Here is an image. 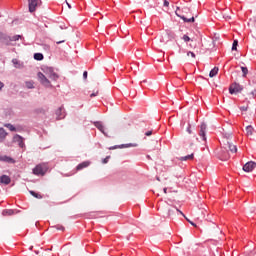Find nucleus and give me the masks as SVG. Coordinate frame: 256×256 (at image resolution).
<instances>
[{
    "mask_svg": "<svg viewBox=\"0 0 256 256\" xmlns=\"http://www.w3.org/2000/svg\"><path fill=\"white\" fill-rule=\"evenodd\" d=\"M151 135H153V132L152 131H148L145 133V136L146 137H151Z\"/></svg>",
    "mask_w": 256,
    "mask_h": 256,
    "instance_id": "39",
    "label": "nucleus"
},
{
    "mask_svg": "<svg viewBox=\"0 0 256 256\" xmlns=\"http://www.w3.org/2000/svg\"><path fill=\"white\" fill-rule=\"evenodd\" d=\"M57 45H61V43H65V40L57 41Z\"/></svg>",
    "mask_w": 256,
    "mask_h": 256,
    "instance_id": "43",
    "label": "nucleus"
},
{
    "mask_svg": "<svg viewBox=\"0 0 256 256\" xmlns=\"http://www.w3.org/2000/svg\"><path fill=\"white\" fill-rule=\"evenodd\" d=\"M243 91V86L239 83H233L229 87V94L230 95H237V93H241Z\"/></svg>",
    "mask_w": 256,
    "mask_h": 256,
    "instance_id": "4",
    "label": "nucleus"
},
{
    "mask_svg": "<svg viewBox=\"0 0 256 256\" xmlns=\"http://www.w3.org/2000/svg\"><path fill=\"white\" fill-rule=\"evenodd\" d=\"M225 149H229L230 153H237V146L229 141L225 144Z\"/></svg>",
    "mask_w": 256,
    "mask_h": 256,
    "instance_id": "11",
    "label": "nucleus"
},
{
    "mask_svg": "<svg viewBox=\"0 0 256 256\" xmlns=\"http://www.w3.org/2000/svg\"><path fill=\"white\" fill-rule=\"evenodd\" d=\"M7 139V131L4 128H0V143H3Z\"/></svg>",
    "mask_w": 256,
    "mask_h": 256,
    "instance_id": "15",
    "label": "nucleus"
},
{
    "mask_svg": "<svg viewBox=\"0 0 256 256\" xmlns=\"http://www.w3.org/2000/svg\"><path fill=\"white\" fill-rule=\"evenodd\" d=\"M4 213L7 215H13V210H5Z\"/></svg>",
    "mask_w": 256,
    "mask_h": 256,
    "instance_id": "38",
    "label": "nucleus"
},
{
    "mask_svg": "<svg viewBox=\"0 0 256 256\" xmlns=\"http://www.w3.org/2000/svg\"><path fill=\"white\" fill-rule=\"evenodd\" d=\"M19 39H21V35H16V36H13L10 41H19Z\"/></svg>",
    "mask_w": 256,
    "mask_h": 256,
    "instance_id": "31",
    "label": "nucleus"
},
{
    "mask_svg": "<svg viewBox=\"0 0 256 256\" xmlns=\"http://www.w3.org/2000/svg\"><path fill=\"white\" fill-rule=\"evenodd\" d=\"M242 73H243V77H247V74L249 73V70L247 69V67H241Z\"/></svg>",
    "mask_w": 256,
    "mask_h": 256,
    "instance_id": "29",
    "label": "nucleus"
},
{
    "mask_svg": "<svg viewBox=\"0 0 256 256\" xmlns=\"http://www.w3.org/2000/svg\"><path fill=\"white\" fill-rule=\"evenodd\" d=\"M83 78H84V79H87V71H84V72H83Z\"/></svg>",
    "mask_w": 256,
    "mask_h": 256,
    "instance_id": "42",
    "label": "nucleus"
},
{
    "mask_svg": "<svg viewBox=\"0 0 256 256\" xmlns=\"http://www.w3.org/2000/svg\"><path fill=\"white\" fill-rule=\"evenodd\" d=\"M217 73H219V68L218 67H214L210 73H209V77L213 78L216 77Z\"/></svg>",
    "mask_w": 256,
    "mask_h": 256,
    "instance_id": "20",
    "label": "nucleus"
},
{
    "mask_svg": "<svg viewBox=\"0 0 256 256\" xmlns=\"http://www.w3.org/2000/svg\"><path fill=\"white\" fill-rule=\"evenodd\" d=\"M220 157L222 159V161H227V159H229V154L227 153V151H225V149H222L220 152Z\"/></svg>",
    "mask_w": 256,
    "mask_h": 256,
    "instance_id": "17",
    "label": "nucleus"
},
{
    "mask_svg": "<svg viewBox=\"0 0 256 256\" xmlns=\"http://www.w3.org/2000/svg\"><path fill=\"white\" fill-rule=\"evenodd\" d=\"M239 45V41L234 40L232 44V51H237V46Z\"/></svg>",
    "mask_w": 256,
    "mask_h": 256,
    "instance_id": "27",
    "label": "nucleus"
},
{
    "mask_svg": "<svg viewBox=\"0 0 256 256\" xmlns=\"http://www.w3.org/2000/svg\"><path fill=\"white\" fill-rule=\"evenodd\" d=\"M255 167L256 163L254 161H249L243 166V171H245V173H251Z\"/></svg>",
    "mask_w": 256,
    "mask_h": 256,
    "instance_id": "6",
    "label": "nucleus"
},
{
    "mask_svg": "<svg viewBox=\"0 0 256 256\" xmlns=\"http://www.w3.org/2000/svg\"><path fill=\"white\" fill-rule=\"evenodd\" d=\"M167 217L168 219H173V217H175V210L169 209L167 213Z\"/></svg>",
    "mask_w": 256,
    "mask_h": 256,
    "instance_id": "24",
    "label": "nucleus"
},
{
    "mask_svg": "<svg viewBox=\"0 0 256 256\" xmlns=\"http://www.w3.org/2000/svg\"><path fill=\"white\" fill-rule=\"evenodd\" d=\"M248 109H249V105L240 107V111H247Z\"/></svg>",
    "mask_w": 256,
    "mask_h": 256,
    "instance_id": "35",
    "label": "nucleus"
},
{
    "mask_svg": "<svg viewBox=\"0 0 256 256\" xmlns=\"http://www.w3.org/2000/svg\"><path fill=\"white\" fill-rule=\"evenodd\" d=\"M226 18H227V19H231V17H229V16H226Z\"/></svg>",
    "mask_w": 256,
    "mask_h": 256,
    "instance_id": "49",
    "label": "nucleus"
},
{
    "mask_svg": "<svg viewBox=\"0 0 256 256\" xmlns=\"http://www.w3.org/2000/svg\"><path fill=\"white\" fill-rule=\"evenodd\" d=\"M3 87H5V84H3V82H0V91L1 89H3Z\"/></svg>",
    "mask_w": 256,
    "mask_h": 256,
    "instance_id": "44",
    "label": "nucleus"
},
{
    "mask_svg": "<svg viewBox=\"0 0 256 256\" xmlns=\"http://www.w3.org/2000/svg\"><path fill=\"white\" fill-rule=\"evenodd\" d=\"M181 11H182V13L187 14V13H190L191 9H189V7H187V6H184V7H182Z\"/></svg>",
    "mask_w": 256,
    "mask_h": 256,
    "instance_id": "30",
    "label": "nucleus"
},
{
    "mask_svg": "<svg viewBox=\"0 0 256 256\" xmlns=\"http://www.w3.org/2000/svg\"><path fill=\"white\" fill-rule=\"evenodd\" d=\"M57 229H59L61 231H65V227H63V226H58Z\"/></svg>",
    "mask_w": 256,
    "mask_h": 256,
    "instance_id": "41",
    "label": "nucleus"
},
{
    "mask_svg": "<svg viewBox=\"0 0 256 256\" xmlns=\"http://www.w3.org/2000/svg\"><path fill=\"white\" fill-rule=\"evenodd\" d=\"M137 146H138L137 143H129V144H122L121 146H114L109 149H125V148H129V147H137Z\"/></svg>",
    "mask_w": 256,
    "mask_h": 256,
    "instance_id": "13",
    "label": "nucleus"
},
{
    "mask_svg": "<svg viewBox=\"0 0 256 256\" xmlns=\"http://www.w3.org/2000/svg\"><path fill=\"white\" fill-rule=\"evenodd\" d=\"M182 39H183V41H185V43H188V41H191V38L189 36H187V35H184L182 37Z\"/></svg>",
    "mask_w": 256,
    "mask_h": 256,
    "instance_id": "32",
    "label": "nucleus"
},
{
    "mask_svg": "<svg viewBox=\"0 0 256 256\" xmlns=\"http://www.w3.org/2000/svg\"><path fill=\"white\" fill-rule=\"evenodd\" d=\"M89 165H91V161H84L77 165L76 171H81L83 169H87V167H89Z\"/></svg>",
    "mask_w": 256,
    "mask_h": 256,
    "instance_id": "12",
    "label": "nucleus"
},
{
    "mask_svg": "<svg viewBox=\"0 0 256 256\" xmlns=\"http://www.w3.org/2000/svg\"><path fill=\"white\" fill-rule=\"evenodd\" d=\"M163 191H164V193H167V188H164Z\"/></svg>",
    "mask_w": 256,
    "mask_h": 256,
    "instance_id": "47",
    "label": "nucleus"
},
{
    "mask_svg": "<svg viewBox=\"0 0 256 256\" xmlns=\"http://www.w3.org/2000/svg\"><path fill=\"white\" fill-rule=\"evenodd\" d=\"M28 2L30 13H34L35 9H37V5H41V0H28Z\"/></svg>",
    "mask_w": 256,
    "mask_h": 256,
    "instance_id": "7",
    "label": "nucleus"
},
{
    "mask_svg": "<svg viewBox=\"0 0 256 256\" xmlns=\"http://www.w3.org/2000/svg\"><path fill=\"white\" fill-rule=\"evenodd\" d=\"M26 87L28 89H33V87H35V86H33V82H26Z\"/></svg>",
    "mask_w": 256,
    "mask_h": 256,
    "instance_id": "33",
    "label": "nucleus"
},
{
    "mask_svg": "<svg viewBox=\"0 0 256 256\" xmlns=\"http://www.w3.org/2000/svg\"><path fill=\"white\" fill-rule=\"evenodd\" d=\"M130 126H131V124H128V125L124 126V128L129 129Z\"/></svg>",
    "mask_w": 256,
    "mask_h": 256,
    "instance_id": "46",
    "label": "nucleus"
},
{
    "mask_svg": "<svg viewBox=\"0 0 256 256\" xmlns=\"http://www.w3.org/2000/svg\"><path fill=\"white\" fill-rule=\"evenodd\" d=\"M190 47H193V45H192V44H190Z\"/></svg>",
    "mask_w": 256,
    "mask_h": 256,
    "instance_id": "51",
    "label": "nucleus"
},
{
    "mask_svg": "<svg viewBox=\"0 0 256 256\" xmlns=\"http://www.w3.org/2000/svg\"><path fill=\"white\" fill-rule=\"evenodd\" d=\"M37 77H38L41 85H44V87H52L51 81H49V78L47 77V75L45 73L43 74L42 72H39L37 74Z\"/></svg>",
    "mask_w": 256,
    "mask_h": 256,
    "instance_id": "1",
    "label": "nucleus"
},
{
    "mask_svg": "<svg viewBox=\"0 0 256 256\" xmlns=\"http://www.w3.org/2000/svg\"><path fill=\"white\" fill-rule=\"evenodd\" d=\"M94 125L96 128L99 129V131H101V133H103L105 135V127L103 126V123L95 122Z\"/></svg>",
    "mask_w": 256,
    "mask_h": 256,
    "instance_id": "18",
    "label": "nucleus"
},
{
    "mask_svg": "<svg viewBox=\"0 0 256 256\" xmlns=\"http://www.w3.org/2000/svg\"><path fill=\"white\" fill-rule=\"evenodd\" d=\"M180 10H181V8L177 7V10L175 12L177 17H180V19H183V21H185V23H195V17L192 16L190 19H187V17H185V15L179 13Z\"/></svg>",
    "mask_w": 256,
    "mask_h": 256,
    "instance_id": "5",
    "label": "nucleus"
},
{
    "mask_svg": "<svg viewBox=\"0 0 256 256\" xmlns=\"http://www.w3.org/2000/svg\"><path fill=\"white\" fill-rule=\"evenodd\" d=\"M253 131H255L253 126L249 125V126L246 127V135H248V136L253 135Z\"/></svg>",
    "mask_w": 256,
    "mask_h": 256,
    "instance_id": "22",
    "label": "nucleus"
},
{
    "mask_svg": "<svg viewBox=\"0 0 256 256\" xmlns=\"http://www.w3.org/2000/svg\"><path fill=\"white\" fill-rule=\"evenodd\" d=\"M193 159H194V154H190V155L181 157L179 160L180 161H193Z\"/></svg>",
    "mask_w": 256,
    "mask_h": 256,
    "instance_id": "21",
    "label": "nucleus"
},
{
    "mask_svg": "<svg viewBox=\"0 0 256 256\" xmlns=\"http://www.w3.org/2000/svg\"><path fill=\"white\" fill-rule=\"evenodd\" d=\"M0 183H3L4 185H9L11 183V178L7 175L0 176Z\"/></svg>",
    "mask_w": 256,
    "mask_h": 256,
    "instance_id": "14",
    "label": "nucleus"
},
{
    "mask_svg": "<svg viewBox=\"0 0 256 256\" xmlns=\"http://www.w3.org/2000/svg\"><path fill=\"white\" fill-rule=\"evenodd\" d=\"M31 195L35 197L36 199H43V196L41 194H37V192L30 191Z\"/></svg>",
    "mask_w": 256,
    "mask_h": 256,
    "instance_id": "26",
    "label": "nucleus"
},
{
    "mask_svg": "<svg viewBox=\"0 0 256 256\" xmlns=\"http://www.w3.org/2000/svg\"><path fill=\"white\" fill-rule=\"evenodd\" d=\"M176 211H177L178 213H180V215H181L182 217H184V218L186 219V221H188V223H190V225H192V227H197V224H195L193 221H191L189 218H187V216H185V214H184L183 212H181V210L176 209Z\"/></svg>",
    "mask_w": 256,
    "mask_h": 256,
    "instance_id": "16",
    "label": "nucleus"
},
{
    "mask_svg": "<svg viewBox=\"0 0 256 256\" xmlns=\"http://www.w3.org/2000/svg\"><path fill=\"white\" fill-rule=\"evenodd\" d=\"M67 5H68L69 9H71V5L69 3H67Z\"/></svg>",
    "mask_w": 256,
    "mask_h": 256,
    "instance_id": "48",
    "label": "nucleus"
},
{
    "mask_svg": "<svg viewBox=\"0 0 256 256\" xmlns=\"http://www.w3.org/2000/svg\"><path fill=\"white\" fill-rule=\"evenodd\" d=\"M190 147H193V143L190 144Z\"/></svg>",
    "mask_w": 256,
    "mask_h": 256,
    "instance_id": "50",
    "label": "nucleus"
},
{
    "mask_svg": "<svg viewBox=\"0 0 256 256\" xmlns=\"http://www.w3.org/2000/svg\"><path fill=\"white\" fill-rule=\"evenodd\" d=\"M34 59L36 61H43V54H41V53L34 54Z\"/></svg>",
    "mask_w": 256,
    "mask_h": 256,
    "instance_id": "25",
    "label": "nucleus"
},
{
    "mask_svg": "<svg viewBox=\"0 0 256 256\" xmlns=\"http://www.w3.org/2000/svg\"><path fill=\"white\" fill-rule=\"evenodd\" d=\"M187 57H192V59H195V54L191 51L187 52Z\"/></svg>",
    "mask_w": 256,
    "mask_h": 256,
    "instance_id": "34",
    "label": "nucleus"
},
{
    "mask_svg": "<svg viewBox=\"0 0 256 256\" xmlns=\"http://www.w3.org/2000/svg\"><path fill=\"white\" fill-rule=\"evenodd\" d=\"M12 63L16 69H21V62H19V60L13 59Z\"/></svg>",
    "mask_w": 256,
    "mask_h": 256,
    "instance_id": "23",
    "label": "nucleus"
},
{
    "mask_svg": "<svg viewBox=\"0 0 256 256\" xmlns=\"http://www.w3.org/2000/svg\"><path fill=\"white\" fill-rule=\"evenodd\" d=\"M205 131H207V124L202 123L200 126L199 135L202 138V141H207V137L205 136Z\"/></svg>",
    "mask_w": 256,
    "mask_h": 256,
    "instance_id": "9",
    "label": "nucleus"
},
{
    "mask_svg": "<svg viewBox=\"0 0 256 256\" xmlns=\"http://www.w3.org/2000/svg\"><path fill=\"white\" fill-rule=\"evenodd\" d=\"M5 127H7V129H9L10 131H17V128H15L13 124H5Z\"/></svg>",
    "mask_w": 256,
    "mask_h": 256,
    "instance_id": "28",
    "label": "nucleus"
},
{
    "mask_svg": "<svg viewBox=\"0 0 256 256\" xmlns=\"http://www.w3.org/2000/svg\"><path fill=\"white\" fill-rule=\"evenodd\" d=\"M254 23H256V20H254Z\"/></svg>",
    "mask_w": 256,
    "mask_h": 256,
    "instance_id": "52",
    "label": "nucleus"
},
{
    "mask_svg": "<svg viewBox=\"0 0 256 256\" xmlns=\"http://www.w3.org/2000/svg\"><path fill=\"white\" fill-rule=\"evenodd\" d=\"M187 132H188L189 134H191V127H188V128H187Z\"/></svg>",
    "mask_w": 256,
    "mask_h": 256,
    "instance_id": "45",
    "label": "nucleus"
},
{
    "mask_svg": "<svg viewBox=\"0 0 256 256\" xmlns=\"http://www.w3.org/2000/svg\"><path fill=\"white\" fill-rule=\"evenodd\" d=\"M13 142L18 143L19 147L21 148L25 147V142L23 140V137L19 134L14 135Z\"/></svg>",
    "mask_w": 256,
    "mask_h": 256,
    "instance_id": "8",
    "label": "nucleus"
},
{
    "mask_svg": "<svg viewBox=\"0 0 256 256\" xmlns=\"http://www.w3.org/2000/svg\"><path fill=\"white\" fill-rule=\"evenodd\" d=\"M44 73H45L46 77L48 79H51L52 81H57V79H59V75L57 73H55L53 68H49V67L45 68Z\"/></svg>",
    "mask_w": 256,
    "mask_h": 256,
    "instance_id": "3",
    "label": "nucleus"
},
{
    "mask_svg": "<svg viewBox=\"0 0 256 256\" xmlns=\"http://www.w3.org/2000/svg\"><path fill=\"white\" fill-rule=\"evenodd\" d=\"M164 7H169V1L164 0Z\"/></svg>",
    "mask_w": 256,
    "mask_h": 256,
    "instance_id": "40",
    "label": "nucleus"
},
{
    "mask_svg": "<svg viewBox=\"0 0 256 256\" xmlns=\"http://www.w3.org/2000/svg\"><path fill=\"white\" fill-rule=\"evenodd\" d=\"M47 173V164H38L34 169H33V174L34 175H45Z\"/></svg>",
    "mask_w": 256,
    "mask_h": 256,
    "instance_id": "2",
    "label": "nucleus"
},
{
    "mask_svg": "<svg viewBox=\"0 0 256 256\" xmlns=\"http://www.w3.org/2000/svg\"><path fill=\"white\" fill-rule=\"evenodd\" d=\"M99 95V91L93 92L90 97H97Z\"/></svg>",
    "mask_w": 256,
    "mask_h": 256,
    "instance_id": "37",
    "label": "nucleus"
},
{
    "mask_svg": "<svg viewBox=\"0 0 256 256\" xmlns=\"http://www.w3.org/2000/svg\"><path fill=\"white\" fill-rule=\"evenodd\" d=\"M56 117L57 119H65V108L63 106L59 107L56 110Z\"/></svg>",
    "mask_w": 256,
    "mask_h": 256,
    "instance_id": "10",
    "label": "nucleus"
},
{
    "mask_svg": "<svg viewBox=\"0 0 256 256\" xmlns=\"http://www.w3.org/2000/svg\"><path fill=\"white\" fill-rule=\"evenodd\" d=\"M1 161H5V163H15V160L9 156H2Z\"/></svg>",
    "mask_w": 256,
    "mask_h": 256,
    "instance_id": "19",
    "label": "nucleus"
},
{
    "mask_svg": "<svg viewBox=\"0 0 256 256\" xmlns=\"http://www.w3.org/2000/svg\"><path fill=\"white\" fill-rule=\"evenodd\" d=\"M110 158H111V156H107L106 158L103 159L102 163H104V164L109 163Z\"/></svg>",
    "mask_w": 256,
    "mask_h": 256,
    "instance_id": "36",
    "label": "nucleus"
}]
</instances>
